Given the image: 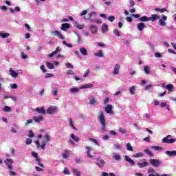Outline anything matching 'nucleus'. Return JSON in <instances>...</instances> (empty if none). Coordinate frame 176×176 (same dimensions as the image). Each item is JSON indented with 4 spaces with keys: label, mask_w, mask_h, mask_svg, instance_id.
I'll list each match as a JSON object with an SVG mask.
<instances>
[{
    "label": "nucleus",
    "mask_w": 176,
    "mask_h": 176,
    "mask_svg": "<svg viewBox=\"0 0 176 176\" xmlns=\"http://www.w3.org/2000/svg\"><path fill=\"white\" fill-rule=\"evenodd\" d=\"M135 90H136V89L135 88V86H132L130 89H129V91H130V94L131 96H133L135 95L136 93L135 92Z\"/></svg>",
    "instance_id": "32"
},
{
    "label": "nucleus",
    "mask_w": 176,
    "mask_h": 176,
    "mask_svg": "<svg viewBox=\"0 0 176 176\" xmlns=\"http://www.w3.org/2000/svg\"><path fill=\"white\" fill-rule=\"evenodd\" d=\"M67 75H74V71H72V70L67 71Z\"/></svg>",
    "instance_id": "64"
},
{
    "label": "nucleus",
    "mask_w": 176,
    "mask_h": 176,
    "mask_svg": "<svg viewBox=\"0 0 176 176\" xmlns=\"http://www.w3.org/2000/svg\"><path fill=\"white\" fill-rule=\"evenodd\" d=\"M91 23H96L98 24H101L102 23V21L100 19H92V21H91Z\"/></svg>",
    "instance_id": "47"
},
{
    "label": "nucleus",
    "mask_w": 176,
    "mask_h": 176,
    "mask_svg": "<svg viewBox=\"0 0 176 176\" xmlns=\"http://www.w3.org/2000/svg\"><path fill=\"white\" fill-rule=\"evenodd\" d=\"M166 20H167V16L163 15L162 19H160L157 23H159L160 26H166L165 21Z\"/></svg>",
    "instance_id": "6"
},
{
    "label": "nucleus",
    "mask_w": 176,
    "mask_h": 176,
    "mask_svg": "<svg viewBox=\"0 0 176 176\" xmlns=\"http://www.w3.org/2000/svg\"><path fill=\"white\" fill-rule=\"evenodd\" d=\"M73 173L76 175V176H80V173L78 170H77L76 168H73Z\"/></svg>",
    "instance_id": "50"
},
{
    "label": "nucleus",
    "mask_w": 176,
    "mask_h": 176,
    "mask_svg": "<svg viewBox=\"0 0 176 176\" xmlns=\"http://www.w3.org/2000/svg\"><path fill=\"white\" fill-rule=\"evenodd\" d=\"M63 173H65V175H69V170L67 168H65Z\"/></svg>",
    "instance_id": "63"
},
{
    "label": "nucleus",
    "mask_w": 176,
    "mask_h": 176,
    "mask_svg": "<svg viewBox=\"0 0 176 176\" xmlns=\"http://www.w3.org/2000/svg\"><path fill=\"white\" fill-rule=\"evenodd\" d=\"M153 148L154 150H155V151H157L163 149L162 147H160V146H154Z\"/></svg>",
    "instance_id": "54"
},
{
    "label": "nucleus",
    "mask_w": 176,
    "mask_h": 176,
    "mask_svg": "<svg viewBox=\"0 0 176 176\" xmlns=\"http://www.w3.org/2000/svg\"><path fill=\"white\" fill-rule=\"evenodd\" d=\"M94 56L98 58H103L104 54H102V50H99L98 53L94 54Z\"/></svg>",
    "instance_id": "31"
},
{
    "label": "nucleus",
    "mask_w": 176,
    "mask_h": 176,
    "mask_svg": "<svg viewBox=\"0 0 176 176\" xmlns=\"http://www.w3.org/2000/svg\"><path fill=\"white\" fill-rule=\"evenodd\" d=\"M57 107L55 106H50L47 109V111H45L48 114H54L56 113Z\"/></svg>",
    "instance_id": "4"
},
{
    "label": "nucleus",
    "mask_w": 176,
    "mask_h": 176,
    "mask_svg": "<svg viewBox=\"0 0 176 176\" xmlns=\"http://www.w3.org/2000/svg\"><path fill=\"white\" fill-rule=\"evenodd\" d=\"M149 163L153 166V167L157 168L160 166V160L157 159H150Z\"/></svg>",
    "instance_id": "3"
},
{
    "label": "nucleus",
    "mask_w": 176,
    "mask_h": 176,
    "mask_svg": "<svg viewBox=\"0 0 176 176\" xmlns=\"http://www.w3.org/2000/svg\"><path fill=\"white\" fill-rule=\"evenodd\" d=\"M154 11H155V12H160V13H163V12H167V10H166V8L160 9V8H155V9H154Z\"/></svg>",
    "instance_id": "36"
},
{
    "label": "nucleus",
    "mask_w": 176,
    "mask_h": 176,
    "mask_svg": "<svg viewBox=\"0 0 176 176\" xmlns=\"http://www.w3.org/2000/svg\"><path fill=\"white\" fill-rule=\"evenodd\" d=\"M35 143L36 144L37 148H39L41 147V149L44 150L45 147L46 146V142H42L41 145H40L38 140L36 141Z\"/></svg>",
    "instance_id": "15"
},
{
    "label": "nucleus",
    "mask_w": 176,
    "mask_h": 176,
    "mask_svg": "<svg viewBox=\"0 0 176 176\" xmlns=\"http://www.w3.org/2000/svg\"><path fill=\"white\" fill-rule=\"evenodd\" d=\"M90 73V70L89 69H87V71H85L84 75H83V77L84 78H87V76H89V74Z\"/></svg>",
    "instance_id": "55"
},
{
    "label": "nucleus",
    "mask_w": 176,
    "mask_h": 176,
    "mask_svg": "<svg viewBox=\"0 0 176 176\" xmlns=\"http://www.w3.org/2000/svg\"><path fill=\"white\" fill-rule=\"evenodd\" d=\"M138 20H139V21H141V22H148L149 21V17L144 15V16H142V17L139 18Z\"/></svg>",
    "instance_id": "21"
},
{
    "label": "nucleus",
    "mask_w": 176,
    "mask_h": 176,
    "mask_svg": "<svg viewBox=\"0 0 176 176\" xmlns=\"http://www.w3.org/2000/svg\"><path fill=\"white\" fill-rule=\"evenodd\" d=\"M120 68V65L119 64H117L116 65V66H114V69L113 71V75H118L119 74Z\"/></svg>",
    "instance_id": "18"
},
{
    "label": "nucleus",
    "mask_w": 176,
    "mask_h": 176,
    "mask_svg": "<svg viewBox=\"0 0 176 176\" xmlns=\"http://www.w3.org/2000/svg\"><path fill=\"white\" fill-rule=\"evenodd\" d=\"M144 152L146 153V155H148L150 157H154V154L151 151V150H149V148H146L144 150Z\"/></svg>",
    "instance_id": "28"
},
{
    "label": "nucleus",
    "mask_w": 176,
    "mask_h": 176,
    "mask_svg": "<svg viewBox=\"0 0 176 176\" xmlns=\"http://www.w3.org/2000/svg\"><path fill=\"white\" fill-rule=\"evenodd\" d=\"M45 144H47V143H49L50 142V135H49V134H45Z\"/></svg>",
    "instance_id": "39"
},
{
    "label": "nucleus",
    "mask_w": 176,
    "mask_h": 176,
    "mask_svg": "<svg viewBox=\"0 0 176 176\" xmlns=\"http://www.w3.org/2000/svg\"><path fill=\"white\" fill-rule=\"evenodd\" d=\"M14 161L12 159H6L4 161V164L8 165V169H12V164H13Z\"/></svg>",
    "instance_id": "8"
},
{
    "label": "nucleus",
    "mask_w": 176,
    "mask_h": 176,
    "mask_svg": "<svg viewBox=\"0 0 176 176\" xmlns=\"http://www.w3.org/2000/svg\"><path fill=\"white\" fill-rule=\"evenodd\" d=\"M147 173L149 174L155 173V169L153 168H148V170H147Z\"/></svg>",
    "instance_id": "52"
},
{
    "label": "nucleus",
    "mask_w": 176,
    "mask_h": 176,
    "mask_svg": "<svg viewBox=\"0 0 176 176\" xmlns=\"http://www.w3.org/2000/svg\"><path fill=\"white\" fill-rule=\"evenodd\" d=\"M96 164L98 167L102 168V167L104 166L105 162L103 160L100 159V158H98V159H96Z\"/></svg>",
    "instance_id": "5"
},
{
    "label": "nucleus",
    "mask_w": 176,
    "mask_h": 176,
    "mask_svg": "<svg viewBox=\"0 0 176 176\" xmlns=\"http://www.w3.org/2000/svg\"><path fill=\"white\" fill-rule=\"evenodd\" d=\"M172 138L171 135H168L166 137H164L162 139V143L163 144H174L176 142V139L174 138Z\"/></svg>",
    "instance_id": "2"
},
{
    "label": "nucleus",
    "mask_w": 176,
    "mask_h": 176,
    "mask_svg": "<svg viewBox=\"0 0 176 176\" xmlns=\"http://www.w3.org/2000/svg\"><path fill=\"white\" fill-rule=\"evenodd\" d=\"M69 23H62L61 30L63 31H66V29H69Z\"/></svg>",
    "instance_id": "25"
},
{
    "label": "nucleus",
    "mask_w": 176,
    "mask_h": 176,
    "mask_svg": "<svg viewBox=\"0 0 176 176\" xmlns=\"http://www.w3.org/2000/svg\"><path fill=\"white\" fill-rule=\"evenodd\" d=\"M165 155H168L170 157H176V151H165Z\"/></svg>",
    "instance_id": "16"
},
{
    "label": "nucleus",
    "mask_w": 176,
    "mask_h": 176,
    "mask_svg": "<svg viewBox=\"0 0 176 176\" xmlns=\"http://www.w3.org/2000/svg\"><path fill=\"white\" fill-rule=\"evenodd\" d=\"M126 149L129 151H133V146H131V144L130 143L126 144Z\"/></svg>",
    "instance_id": "40"
},
{
    "label": "nucleus",
    "mask_w": 176,
    "mask_h": 176,
    "mask_svg": "<svg viewBox=\"0 0 176 176\" xmlns=\"http://www.w3.org/2000/svg\"><path fill=\"white\" fill-rule=\"evenodd\" d=\"M3 111L6 112H10L11 108L8 106H5Z\"/></svg>",
    "instance_id": "51"
},
{
    "label": "nucleus",
    "mask_w": 176,
    "mask_h": 176,
    "mask_svg": "<svg viewBox=\"0 0 176 176\" xmlns=\"http://www.w3.org/2000/svg\"><path fill=\"white\" fill-rule=\"evenodd\" d=\"M32 156H33L34 157H36V160L39 159V158H38V155L37 154V153L32 152Z\"/></svg>",
    "instance_id": "61"
},
{
    "label": "nucleus",
    "mask_w": 176,
    "mask_h": 176,
    "mask_svg": "<svg viewBox=\"0 0 176 176\" xmlns=\"http://www.w3.org/2000/svg\"><path fill=\"white\" fill-rule=\"evenodd\" d=\"M113 32L114 35H116L117 36H120V32L118 29L113 30Z\"/></svg>",
    "instance_id": "48"
},
{
    "label": "nucleus",
    "mask_w": 176,
    "mask_h": 176,
    "mask_svg": "<svg viewBox=\"0 0 176 176\" xmlns=\"http://www.w3.org/2000/svg\"><path fill=\"white\" fill-rule=\"evenodd\" d=\"M10 87L12 89H16L18 88V85L17 84H12V85H10Z\"/></svg>",
    "instance_id": "59"
},
{
    "label": "nucleus",
    "mask_w": 176,
    "mask_h": 176,
    "mask_svg": "<svg viewBox=\"0 0 176 176\" xmlns=\"http://www.w3.org/2000/svg\"><path fill=\"white\" fill-rule=\"evenodd\" d=\"M35 136V135L34 134L33 131L32 130H30L29 131V138H34Z\"/></svg>",
    "instance_id": "60"
},
{
    "label": "nucleus",
    "mask_w": 176,
    "mask_h": 176,
    "mask_svg": "<svg viewBox=\"0 0 176 176\" xmlns=\"http://www.w3.org/2000/svg\"><path fill=\"white\" fill-rule=\"evenodd\" d=\"M91 87H94V85H86L81 86L80 87V89H89Z\"/></svg>",
    "instance_id": "35"
},
{
    "label": "nucleus",
    "mask_w": 176,
    "mask_h": 176,
    "mask_svg": "<svg viewBox=\"0 0 176 176\" xmlns=\"http://www.w3.org/2000/svg\"><path fill=\"white\" fill-rule=\"evenodd\" d=\"M96 102H97V100H96L94 98H92V99H91V100H89V104H90L91 105L96 104Z\"/></svg>",
    "instance_id": "44"
},
{
    "label": "nucleus",
    "mask_w": 176,
    "mask_h": 176,
    "mask_svg": "<svg viewBox=\"0 0 176 176\" xmlns=\"http://www.w3.org/2000/svg\"><path fill=\"white\" fill-rule=\"evenodd\" d=\"M137 164L140 168H144V167H147L149 165V163L148 162H143L142 163L138 162Z\"/></svg>",
    "instance_id": "13"
},
{
    "label": "nucleus",
    "mask_w": 176,
    "mask_h": 176,
    "mask_svg": "<svg viewBox=\"0 0 176 176\" xmlns=\"http://www.w3.org/2000/svg\"><path fill=\"white\" fill-rule=\"evenodd\" d=\"M32 143V140L31 138H27L26 139V144L30 145Z\"/></svg>",
    "instance_id": "56"
},
{
    "label": "nucleus",
    "mask_w": 176,
    "mask_h": 176,
    "mask_svg": "<svg viewBox=\"0 0 176 176\" xmlns=\"http://www.w3.org/2000/svg\"><path fill=\"white\" fill-rule=\"evenodd\" d=\"M20 7L19 6H16L14 10L13 8L10 9V12H11V13H14L15 12H20Z\"/></svg>",
    "instance_id": "34"
},
{
    "label": "nucleus",
    "mask_w": 176,
    "mask_h": 176,
    "mask_svg": "<svg viewBox=\"0 0 176 176\" xmlns=\"http://www.w3.org/2000/svg\"><path fill=\"white\" fill-rule=\"evenodd\" d=\"M98 120L100 122V124H101V131L104 132L106 129V120L104 115V113L102 111H100L99 116H98Z\"/></svg>",
    "instance_id": "1"
},
{
    "label": "nucleus",
    "mask_w": 176,
    "mask_h": 176,
    "mask_svg": "<svg viewBox=\"0 0 176 176\" xmlns=\"http://www.w3.org/2000/svg\"><path fill=\"white\" fill-rule=\"evenodd\" d=\"M119 131L121 134H125L126 133V129H124L123 128L120 127Z\"/></svg>",
    "instance_id": "49"
},
{
    "label": "nucleus",
    "mask_w": 176,
    "mask_h": 176,
    "mask_svg": "<svg viewBox=\"0 0 176 176\" xmlns=\"http://www.w3.org/2000/svg\"><path fill=\"white\" fill-rule=\"evenodd\" d=\"M61 51V48L60 47H56V50L54 51L51 54H47V57L48 58H52L53 57L54 55L57 54L58 52H60Z\"/></svg>",
    "instance_id": "11"
},
{
    "label": "nucleus",
    "mask_w": 176,
    "mask_h": 176,
    "mask_svg": "<svg viewBox=\"0 0 176 176\" xmlns=\"http://www.w3.org/2000/svg\"><path fill=\"white\" fill-rule=\"evenodd\" d=\"M80 89V88H76L75 87H72V88H70V92L72 94L77 93L79 91Z\"/></svg>",
    "instance_id": "33"
},
{
    "label": "nucleus",
    "mask_w": 176,
    "mask_h": 176,
    "mask_svg": "<svg viewBox=\"0 0 176 176\" xmlns=\"http://www.w3.org/2000/svg\"><path fill=\"white\" fill-rule=\"evenodd\" d=\"M33 120L34 122H36V123H40L43 120V116H41V117L34 116L33 117Z\"/></svg>",
    "instance_id": "23"
},
{
    "label": "nucleus",
    "mask_w": 176,
    "mask_h": 176,
    "mask_svg": "<svg viewBox=\"0 0 176 176\" xmlns=\"http://www.w3.org/2000/svg\"><path fill=\"white\" fill-rule=\"evenodd\" d=\"M45 65H47V67L49 69H54V65H53V63H51L50 62L45 63Z\"/></svg>",
    "instance_id": "30"
},
{
    "label": "nucleus",
    "mask_w": 176,
    "mask_h": 176,
    "mask_svg": "<svg viewBox=\"0 0 176 176\" xmlns=\"http://www.w3.org/2000/svg\"><path fill=\"white\" fill-rule=\"evenodd\" d=\"M8 172H9V174L10 175H12V176H14L16 175V173L12 170H13V167H12V168H8Z\"/></svg>",
    "instance_id": "46"
},
{
    "label": "nucleus",
    "mask_w": 176,
    "mask_h": 176,
    "mask_svg": "<svg viewBox=\"0 0 176 176\" xmlns=\"http://www.w3.org/2000/svg\"><path fill=\"white\" fill-rule=\"evenodd\" d=\"M107 19H109V21L112 23L115 21L116 17L114 16H110L109 18H107Z\"/></svg>",
    "instance_id": "53"
},
{
    "label": "nucleus",
    "mask_w": 176,
    "mask_h": 176,
    "mask_svg": "<svg viewBox=\"0 0 176 176\" xmlns=\"http://www.w3.org/2000/svg\"><path fill=\"white\" fill-rule=\"evenodd\" d=\"M80 52L83 56H87V50L85 47L80 48Z\"/></svg>",
    "instance_id": "29"
},
{
    "label": "nucleus",
    "mask_w": 176,
    "mask_h": 176,
    "mask_svg": "<svg viewBox=\"0 0 176 176\" xmlns=\"http://www.w3.org/2000/svg\"><path fill=\"white\" fill-rule=\"evenodd\" d=\"M90 30H91L92 34H95L98 32V27L96 25H95L94 24H91L90 25Z\"/></svg>",
    "instance_id": "14"
},
{
    "label": "nucleus",
    "mask_w": 176,
    "mask_h": 176,
    "mask_svg": "<svg viewBox=\"0 0 176 176\" xmlns=\"http://www.w3.org/2000/svg\"><path fill=\"white\" fill-rule=\"evenodd\" d=\"M173 85L171 84H168L166 85V89L170 92H173Z\"/></svg>",
    "instance_id": "38"
},
{
    "label": "nucleus",
    "mask_w": 176,
    "mask_h": 176,
    "mask_svg": "<svg viewBox=\"0 0 176 176\" xmlns=\"http://www.w3.org/2000/svg\"><path fill=\"white\" fill-rule=\"evenodd\" d=\"M108 30H108V25L104 23V24L102 25V34H104V33L107 32Z\"/></svg>",
    "instance_id": "24"
},
{
    "label": "nucleus",
    "mask_w": 176,
    "mask_h": 176,
    "mask_svg": "<svg viewBox=\"0 0 176 176\" xmlns=\"http://www.w3.org/2000/svg\"><path fill=\"white\" fill-rule=\"evenodd\" d=\"M0 9L2 12H6L8 10L7 6H0Z\"/></svg>",
    "instance_id": "62"
},
{
    "label": "nucleus",
    "mask_w": 176,
    "mask_h": 176,
    "mask_svg": "<svg viewBox=\"0 0 176 176\" xmlns=\"http://www.w3.org/2000/svg\"><path fill=\"white\" fill-rule=\"evenodd\" d=\"M144 154L143 153H138L135 154V155H134V157L135 158H139V157H144Z\"/></svg>",
    "instance_id": "42"
},
{
    "label": "nucleus",
    "mask_w": 176,
    "mask_h": 176,
    "mask_svg": "<svg viewBox=\"0 0 176 176\" xmlns=\"http://www.w3.org/2000/svg\"><path fill=\"white\" fill-rule=\"evenodd\" d=\"M19 129V126L17 125H14V127H12L11 131L14 133H17L16 129Z\"/></svg>",
    "instance_id": "41"
},
{
    "label": "nucleus",
    "mask_w": 176,
    "mask_h": 176,
    "mask_svg": "<svg viewBox=\"0 0 176 176\" xmlns=\"http://www.w3.org/2000/svg\"><path fill=\"white\" fill-rule=\"evenodd\" d=\"M113 159L116 161H120L122 160V157H120V155H113Z\"/></svg>",
    "instance_id": "43"
},
{
    "label": "nucleus",
    "mask_w": 176,
    "mask_h": 176,
    "mask_svg": "<svg viewBox=\"0 0 176 176\" xmlns=\"http://www.w3.org/2000/svg\"><path fill=\"white\" fill-rule=\"evenodd\" d=\"M10 35V33H0V37L3 38L9 37Z\"/></svg>",
    "instance_id": "37"
},
{
    "label": "nucleus",
    "mask_w": 176,
    "mask_h": 176,
    "mask_svg": "<svg viewBox=\"0 0 176 176\" xmlns=\"http://www.w3.org/2000/svg\"><path fill=\"white\" fill-rule=\"evenodd\" d=\"M96 19V12L94 11L91 12V13H89V17L87 18V20H90L92 21V20H95Z\"/></svg>",
    "instance_id": "9"
},
{
    "label": "nucleus",
    "mask_w": 176,
    "mask_h": 176,
    "mask_svg": "<svg viewBox=\"0 0 176 176\" xmlns=\"http://www.w3.org/2000/svg\"><path fill=\"white\" fill-rule=\"evenodd\" d=\"M34 111L38 112V113H41V114H45L46 113V110L44 109L43 106H42L41 109L40 108L34 109Z\"/></svg>",
    "instance_id": "17"
},
{
    "label": "nucleus",
    "mask_w": 176,
    "mask_h": 176,
    "mask_svg": "<svg viewBox=\"0 0 176 176\" xmlns=\"http://www.w3.org/2000/svg\"><path fill=\"white\" fill-rule=\"evenodd\" d=\"M160 16L157 14H152L151 17H148V20L154 22L155 20H158Z\"/></svg>",
    "instance_id": "19"
},
{
    "label": "nucleus",
    "mask_w": 176,
    "mask_h": 176,
    "mask_svg": "<svg viewBox=\"0 0 176 176\" xmlns=\"http://www.w3.org/2000/svg\"><path fill=\"white\" fill-rule=\"evenodd\" d=\"M21 58L23 59L28 58V56L25 54L24 52H21Z\"/></svg>",
    "instance_id": "57"
},
{
    "label": "nucleus",
    "mask_w": 176,
    "mask_h": 176,
    "mask_svg": "<svg viewBox=\"0 0 176 176\" xmlns=\"http://www.w3.org/2000/svg\"><path fill=\"white\" fill-rule=\"evenodd\" d=\"M52 35L54 36H56L58 37L60 39H64V36L60 33V32L58 31V30H55L54 32H52Z\"/></svg>",
    "instance_id": "7"
},
{
    "label": "nucleus",
    "mask_w": 176,
    "mask_h": 176,
    "mask_svg": "<svg viewBox=\"0 0 176 176\" xmlns=\"http://www.w3.org/2000/svg\"><path fill=\"white\" fill-rule=\"evenodd\" d=\"M124 160H125V161H127L129 163H130L131 165H132V166L135 165V162L133 160H131L129 156L125 155Z\"/></svg>",
    "instance_id": "22"
},
{
    "label": "nucleus",
    "mask_w": 176,
    "mask_h": 176,
    "mask_svg": "<svg viewBox=\"0 0 176 176\" xmlns=\"http://www.w3.org/2000/svg\"><path fill=\"white\" fill-rule=\"evenodd\" d=\"M36 161L38 166H40L41 168L44 167V165L42 163H41V159H36Z\"/></svg>",
    "instance_id": "45"
},
{
    "label": "nucleus",
    "mask_w": 176,
    "mask_h": 176,
    "mask_svg": "<svg viewBox=\"0 0 176 176\" xmlns=\"http://www.w3.org/2000/svg\"><path fill=\"white\" fill-rule=\"evenodd\" d=\"M71 138H72L73 140H74L76 142H78L80 141V138L78 136H76V135L71 133L70 135Z\"/></svg>",
    "instance_id": "26"
},
{
    "label": "nucleus",
    "mask_w": 176,
    "mask_h": 176,
    "mask_svg": "<svg viewBox=\"0 0 176 176\" xmlns=\"http://www.w3.org/2000/svg\"><path fill=\"white\" fill-rule=\"evenodd\" d=\"M144 72L146 74H149V68L148 66H145L144 67Z\"/></svg>",
    "instance_id": "58"
},
{
    "label": "nucleus",
    "mask_w": 176,
    "mask_h": 176,
    "mask_svg": "<svg viewBox=\"0 0 176 176\" xmlns=\"http://www.w3.org/2000/svg\"><path fill=\"white\" fill-rule=\"evenodd\" d=\"M136 28H138V31L142 32L146 28L145 23L141 22L140 23L136 24Z\"/></svg>",
    "instance_id": "10"
},
{
    "label": "nucleus",
    "mask_w": 176,
    "mask_h": 176,
    "mask_svg": "<svg viewBox=\"0 0 176 176\" xmlns=\"http://www.w3.org/2000/svg\"><path fill=\"white\" fill-rule=\"evenodd\" d=\"M87 148V157H93V155H91V151H93V148L91 147L87 146L85 147Z\"/></svg>",
    "instance_id": "20"
},
{
    "label": "nucleus",
    "mask_w": 176,
    "mask_h": 176,
    "mask_svg": "<svg viewBox=\"0 0 176 176\" xmlns=\"http://www.w3.org/2000/svg\"><path fill=\"white\" fill-rule=\"evenodd\" d=\"M113 107L111 105H107L105 108V111L107 113H111Z\"/></svg>",
    "instance_id": "27"
},
{
    "label": "nucleus",
    "mask_w": 176,
    "mask_h": 176,
    "mask_svg": "<svg viewBox=\"0 0 176 176\" xmlns=\"http://www.w3.org/2000/svg\"><path fill=\"white\" fill-rule=\"evenodd\" d=\"M9 73H10V76H11L14 78H16L19 76L18 72H15L12 68L9 69Z\"/></svg>",
    "instance_id": "12"
}]
</instances>
